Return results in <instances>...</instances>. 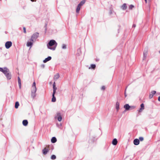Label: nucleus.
<instances>
[{
	"mask_svg": "<svg viewBox=\"0 0 160 160\" xmlns=\"http://www.w3.org/2000/svg\"><path fill=\"white\" fill-rule=\"evenodd\" d=\"M57 44V42L55 40H51L47 44V46L48 48L52 50H55Z\"/></svg>",
	"mask_w": 160,
	"mask_h": 160,
	"instance_id": "1",
	"label": "nucleus"
},
{
	"mask_svg": "<svg viewBox=\"0 0 160 160\" xmlns=\"http://www.w3.org/2000/svg\"><path fill=\"white\" fill-rule=\"evenodd\" d=\"M39 37V33L36 32L32 34L30 40L32 42H34L36 41V39Z\"/></svg>",
	"mask_w": 160,
	"mask_h": 160,
	"instance_id": "2",
	"label": "nucleus"
},
{
	"mask_svg": "<svg viewBox=\"0 0 160 160\" xmlns=\"http://www.w3.org/2000/svg\"><path fill=\"white\" fill-rule=\"evenodd\" d=\"M7 70L4 74L5 75L7 79L9 80L11 79L12 75L11 73L9 72V70L8 69Z\"/></svg>",
	"mask_w": 160,
	"mask_h": 160,
	"instance_id": "3",
	"label": "nucleus"
},
{
	"mask_svg": "<svg viewBox=\"0 0 160 160\" xmlns=\"http://www.w3.org/2000/svg\"><path fill=\"white\" fill-rule=\"evenodd\" d=\"M55 118L56 119H57L58 121L60 122L62 119V118L60 113L59 112H57L55 117Z\"/></svg>",
	"mask_w": 160,
	"mask_h": 160,
	"instance_id": "4",
	"label": "nucleus"
},
{
	"mask_svg": "<svg viewBox=\"0 0 160 160\" xmlns=\"http://www.w3.org/2000/svg\"><path fill=\"white\" fill-rule=\"evenodd\" d=\"M148 52V48H145L143 53V60H145L146 58L147 54Z\"/></svg>",
	"mask_w": 160,
	"mask_h": 160,
	"instance_id": "5",
	"label": "nucleus"
},
{
	"mask_svg": "<svg viewBox=\"0 0 160 160\" xmlns=\"http://www.w3.org/2000/svg\"><path fill=\"white\" fill-rule=\"evenodd\" d=\"M37 91L36 89H32L31 93V96L32 98L33 99L36 96V92Z\"/></svg>",
	"mask_w": 160,
	"mask_h": 160,
	"instance_id": "6",
	"label": "nucleus"
},
{
	"mask_svg": "<svg viewBox=\"0 0 160 160\" xmlns=\"http://www.w3.org/2000/svg\"><path fill=\"white\" fill-rule=\"evenodd\" d=\"M12 42L11 41H7L5 44V46L7 49L9 48L12 45Z\"/></svg>",
	"mask_w": 160,
	"mask_h": 160,
	"instance_id": "7",
	"label": "nucleus"
},
{
	"mask_svg": "<svg viewBox=\"0 0 160 160\" xmlns=\"http://www.w3.org/2000/svg\"><path fill=\"white\" fill-rule=\"evenodd\" d=\"M124 108H125L126 111L130 110V106L128 104H126L124 106Z\"/></svg>",
	"mask_w": 160,
	"mask_h": 160,
	"instance_id": "8",
	"label": "nucleus"
},
{
	"mask_svg": "<svg viewBox=\"0 0 160 160\" xmlns=\"http://www.w3.org/2000/svg\"><path fill=\"white\" fill-rule=\"evenodd\" d=\"M53 92L52 93L55 94L56 92V90L57 89V88L56 87V84L55 82H54L53 84Z\"/></svg>",
	"mask_w": 160,
	"mask_h": 160,
	"instance_id": "9",
	"label": "nucleus"
},
{
	"mask_svg": "<svg viewBox=\"0 0 160 160\" xmlns=\"http://www.w3.org/2000/svg\"><path fill=\"white\" fill-rule=\"evenodd\" d=\"M33 42L31 41H28L27 43V47H30V48H31L33 45Z\"/></svg>",
	"mask_w": 160,
	"mask_h": 160,
	"instance_id": "10",
	"label": "nucleus"
},
{
	"mask_svg": "<svg viewBox=\"0 0 160 160\" xmlns=\"http://www.w3.org/2000/svg\"><path fill=\"white\" fill-rule=\"evenodd\" d=\"M139 140L137 138L135 139L133 141V143L136 145H138L139 143Z\"/></svg>",
	"mask_w": 160,
	"mask_h": 160,
	"instance_id": "11",
	"label": "nucleus"
},
{
	"mask_svg": "<svg viewBox=\"0 0 160 160\" xmlns=\"http://www.w3.org/2000/svg\"><path fill=\"white\" fill-rule=\"evenodd\" d=\"M51 59L52 57L51 56H48L43 60V62L44 63H46L47 62L50 60Z\"/></svg>",
	"mask_w": 160,
	"mask_h": 160,
	"instance_id": "12",
	"label": "nucleus"
},
{
	"mask_svg": "<svg viewBox=\"0 0 160 160\" xmlns=\"http://www.w3.org/2000/svg\"><path fill=\"white\" fill-rule=\"evenodd\" d=\"M140 108L138 110L139 112H141L144 110V105L143 103H142L140 105Z\"/></svg>",
	"mask_w": 160,
	"mask_h": 160,
	"instance_id": "13",
	"label": "nucleus"
},
{
	"mask_svg": "<svg viewBox=\"0 0 160 160\" xmlns=\"http://www.w3.org/2000/svg\"><path fill=\"white\" fill-rule=\"evenodd\" d=\"M7 69H8V68L6 67H4V68L0 67V71L2 72L3 73H4L7 70Z\"/></svg>",
	"mask_w": 160,
	"mask_h": 160,
	"instance_id": "14",
	"label": "nucleus"
},
{
	"mask_svg": "<svg viewBox=\"0 0 160 160\" xmlns=\"http://www.w3.org/2000/svg\"><path fill=\"white\" fill-rule=\"evenodd\" d=\"M60 76L59 73H57L56 75H55L53 78L54 80L55 81H56L59 77Z\"/></svg>",
	"mask_w": 160,
	"mask_h": 160,
	"instance_id": "15",
	"label": "nucleus"
},
{
	"mask_svg": "<svg viewBox=\"0 0 160 160\" xmlns=\"http://www.w3.org/2000/svg\"><path fill=\"white\" fill-rule=\"evenodd\" d=\"M118 143L117 139L116 138L114 139L112 141V144L114 145H116Z\"/></svg>",
	"mask_w": 160,
	"mask_h": 160,
	"instance_id": "16",
	"label": "nucleus"
},
{
	"mask_svg": "<svg viewBox=\"0 0 160 160\" xmlns=\"http://www.w3.org/2000/svg\"><path fill=\"white\" fill-rule=\"evenodd\" d=\"M49 150L48 149L45 148L42 150L43 153L44 155H46L48 152Z\"/></svg>",
	"mask_w": 160,
	"mask_h": 160,
	"instance_id": "17",
	"label": "nucleus"
},
{
	"mask_svg": "<svg viewBox=\"0 0 160 160\" xmlns=\"http://www.w3.org/2000/svg\"><path fill=\"white\" fill-rule=\"evenodd\" d=\"M116 108L117 111L118 112L119 108V103L118 102H117L116 103Z\"/></svg>",
	"mask_w": 160,
	"mask_h": 160,
	"instance_id": "18",
	"label": "nucleus"
},
{
	"mask_svg": "<svg viewBox=\"0 0 160 160\" xmlns=\"http://www.w3.org/2000/svg\"><path fill=\"white\" fill-rule=\"evenodd\" d=\"M121 8L123 10H126L127 8V6L126 4V3H124L121 7Z\"/></svg>",
	"mask_w": 160,
	"mask_h": 160,
	"instance_id": "19",
	"label": "nucleus"
},
{
	"mask_svg": "<svg viewBox=\"0 0 160 160\" xmlns=\"http://www.w3.org/2000/svg\"><path fill=\"white\" fill-rule=\"evenodd\" d=\"M28 123V121L27 120H24L22 121V124L24 126H27Z\"/></svg>",
	"mask_w": 160,
	"mask_h": 160,
	"instance_id": "20",
	"label": "nucleus"
},
{
	"mask_svg": "<svg viewBox=\"0 0 160 160\" xmlns=\"http://www.w3.org/2000/svg\"><path fill=\"white\" fill-rule=\"evenodd\" d=\"M51 142L52 143H54L57 142V139L55 137H53L51 139Z\"/></svg>",
	"mask_w": 160,
	"mask_h": 160,
	"instance_id": "21",
	"label": "nucleus"
},
{
	"mask_svg": "<svg viewBox=\"0 0 160 160\" xmlns=\"http://www.w3.org/2000/svg\"><path fill=\"white\" fill-rule=\"evenodd\" d=\"M55 94L54 93H52V101L53 102H54L56 101V98L55 96Z\"/></svg>",
	"mask_w": 160,
	"mask_h": 160,
	"instance_id": "22",
	"label": "nucleus"
},
{
	"mask_svg": "<svg viewBox=\"0 0 160 160\" xmlns=\"http://www.w3.org/2000/svg\"><path fill=\"white\" fill-rule=\"evenodd\" d=\"M85 2V0H83L81 1L78 4V5L80 6L81 7L83 5Z\"/></svg>",
	"mask_w": 160,
	"mask_h": 160,
	"instance_id": "23",
	"label": "nucleus"
},
{
	"mask_svg": "<svg viewBox=\"0 0 160 160\" xmlns=\"http://www.w3.org/2000/svg\"><path fill=\"white\" fill-rule=\"evenodd\" d=\"M81 54V51L80 48L78 49L77 50V56H80Z\"/></svg>",
	"mask_w": 160,
	"mask_h": 160,
	"instance_id": "24",
	"label": "nucleus"
},
{
	"mask_svg": "<svg viewBox=\"0 0 160 160\" xmlns=\"http://www.w3.org/2000/svg\"><path fill=\"white\" fill-rule=\"evenodd\" d=\"M32 89H36L37 90L36 87V83L35 82H34L32 84Z\"/></svg>",
	"mask_w": 160,
	"mask_h": 160,
	"instance_id": "25",
	"label": "nucleus"
},
{
	"mask_svg": "<svg viewBox=\"0 0 160 160\" xmlns=\"http://www.w3.org/2000/svg\"><path fill=\"white\" fill-rule=\"evenodd\" d=\"M81 7L80 6L78 5V6H77V7L76 10V12L77 13H79V11Z\"/></svg>",
	"mask_w": 160,
	"mask_h": 160,
	"instance_id": "26",
	"label": "nucleus"
},
{
	"mask_svg": "<svg viewBox=\"0 0 160 160\" xmlns=\"http://www.w3.org/2000/svg\"><path fill=\"white\" fill-rule=\"evenodd\" d=\"M19 105V102H16L15 103V107L16 108H18V106Z\"/></svg>",
	"mask_w": 160,
	"mask_h": 160,
	"instance_id": "27",
	"label": "nucleus"
},
{
	"mask_svg": "<svg viewBox=\"0 0 160 160\" xmlns=\"http://www.w3.org/2000/svg\"><path fill=\"white\" fill-rule=\"evenodd\" d=\"M96 65L95 64H91L90 67L89 68V69L90 68L93 69H94L96 68Z\"/></svg>",
	"mask_w": 160,
	"mask_h": 160,
	"instance_id": "28",
	"label": "nucleus"
},
{
	"mask_svg": "<svg viewBox=\"0 0 160 160\" xmlns=\"http://www.w3.org/2000/svg\"><path fill=\"white\" fill-rule=\"evenodd\" d=\"M51 158L52 160H54L56 158V156L54 155H52L51 156Z\"/></svg>",
	"mask_w": 160,
	"mask_h": 160,
	"instance_id": "29",
	"label": "nucleus"
},
{
	"mask_svg": "<svg viewBox=\"0 0 160 160\" xmlns=\"http://www.w3.org/2000/svg\"><path fill=\"white\" fill-rule=\"evenodd\" d=\"M66 48L67 47L66 45L64 44H62V49H66Z\"/></svg>",
	"mask_w": 160,
	"mask_h": 160,
	"instance_id": "30",
	"label": "nucleus"
},
{
	"mask_svg": "<svg viewBox=\"0 0 160 160\" xmlns=\"http://www.w3.org/2000/svg\"><path fill=\"white\" fill-rule=\"evenodd\" d=\"M156 93V91H152L150 92V94L152 95V96L153 95Z\"/></svg>",
	"mask_w": 160,
	"mask_h": 160,
	"instance_id": "31",
	"label": "nucleus"
},
{
	"mask_svg": "<svg viewBox=\"0 0 160 160\" xmlns=\"http://www.w3.org/2000/svg\"><path fill=\"white\" fill-rule=\"evenodd\" d=\"M134 7V6L132 5H130L129 6V9H132Z\"/></svg>",
	"mask_w": 160,
	"mask_h": 160,
	"instance_id": "32",
	"label": "nucleus"
},
{
	"mask_svg": "<svg viewBox=\"0 0 160 160\" xmlns=\"http://www.w3.org/2000/svg\"><path fill=\"white\" fill-rule=\"evenodd\" d=\"M130 110L134 109L136 108V107L134 106H130Z\"/></svg>",
	"mask_w": 160,
	"mask_h": 160,
	"instance_id": "33",
	"label": "nucleus"
},
{
	"mask_svg": "<svg viewBox=\"0 0 160 160\" xmlns=\"http://www.w3.org/2000/svg\"><path fill=\"white\" fill-rule=\"evenodd\" d=\"M18 83H21L20 79L19 77H18Z\"/></svg>",
	"mask_w": 160,
	"mask_h": 160,
	"instance_id": "34",
	"label": "nucleus"
},
{
	"mask_svg": "<svg viewBox=\"0 0 160 160\" xmlns=\"http://www.w3.org/2000/svg\"><path fill=\"white\" fill-rule=\"evenodd\" d=\"M105 89V87L104 86H103L101 88V90H104Z\"/></svg>",
	"mask_w": 160,
	"mask_h": 160,
	"instance_id": "35",
	"label": "nucleus"
},
{
	"mask_svg": "<svg viewBox=\"0 0 160 160\" xmlns=\"http://www.w3.org/2000/svg\"><path fill=\"white\" fill-rule=\"evenodd\" d=\"M139 140V141H142L143 140V138L142 137H140Z\"/></svg>",
	"mask_w": 160,
	"mask_h": 160,
	"instance_id": "36",
	"label": "nucleus"
},
{
	"mask_svg": "<svg viewBox=\"0 0 160 160\" xmlns=\"http://www.w3.org/2000/svg\"><path fill=\"white\" fill-rule=\"evenodd\" d=\"M23 32L24 33H26V28L25 27H23Z\"/></svg>",
	"mask_w": 160,
	"mask_h": 160,
	"instance_id": "37",
	"label": "nucleus"
},
{
	"mask_svg": "<svg viewBox=\"0 0 160 160\" xmlns=\"http://www.w3.org/2000/svg\"><path fill=\"white\" fill-rule=\"evenodd\" d=\"M113 12V11L112 10H110L109 12V14L110 15H111Z\"/></svg>",
	"mask_w": 160,
	"mask_h": 160,
	"instance_id": "38",
	"label": "nucleus"
},
{
	"mask_svg": "<svg viewBox=\"0 0 160 160\" xmlns=\"http://www.w3.org/2000/svg\"><path fill=\"white\" fill-rule=\"evenodd\" d=\"M153 96L150 93L149 95V98H152L153 97Z\"/></svg>",
	"mask_w": 160,
	"mask_h": 160,
	"instance_id": "39",
	"label": "nucleus"
},
{
	"mask_svg": "<svg viewBox=\"0 0 160 160\" xmlns=\"http://www.w3.org/2000/svg\"><path fill=\"white\" fill-rule=\"evenodd\" d=\"M126 88L125 89V92H124L125 96V97H126L127 96V95L126 93Z\"/></svg>",
	"mask_w": 160,
	"mask_h": 160,
	"instance_id": "40",
	"label": "nucleus"
},
{
	"mask_svg": "<svg viewBox=\"0 0 160 160\" xmlns=\"http://www.w3.org/2000/svg\"><path fill=\"white\" fill-rule=\"evenodd\" d=\"M18 85L19 88L20 89L21 87V83H18Z\"/></svg>",
	"mask_w": 160,
	"mask_h": 160,
	"instance_id": "41",
	"label": "nucleus"
},
{
	"mask_svg": "<svg viewBox=\"0 0 160 160\" xmlns=\"http://www.w3.org/2000/svg\"><path fill=\"white\" fill-rule=\"evenodd\" d=\"M47 23H45V31H46L47 30Z\"/></svg>",
	"mask_w": 160,
	"mask_h": 160,
	"instance_id": "42",
	"label": "nucleus"
},
{
	"mask_svg": "<svg viewBox=\"0 0 160 160\" xmlns=\"http://www.w3.org/2000/svg\"><path fill=\"white\" fill-rule=\"evenodd\" d=\"M41 67L43 68H44L45 65L44 64H42L41 65Z\"/></svg>",
	"mask_w": 160,
	"mask_h": 160,
	"instance_id": "43",
	"label": "nucleus"
},
{
	"mask_svg": "<svg viewBox=\"0 0 160 160\" xmlns=\"http://www.w3.org/2000/svg\"><path fill=\"white\" fill-rule=\"evenodd\" d=\"M136 25H135V24H133L132 25V27L133 28H135V27H136Z\"/></svg>",
	"mask_w": 160,
	"mask_h": 160,
	"instance_id": "44",
	"label": "nucleus"
},
{
	"mask_svg": "<svg viewBox=\"0 0 160 160\" xmlns=\"http://www.w3.org/2000/svg\"><path fill=\"white\" fill-rule=\"evenodd\" d=\"M158 100L160 102V96L158 97Z\"/></svg>",
	"mask_w": 160,
	"mask_h": 160,
	"instance_id": "45",
	"label": "nucleus"
},
{
	"mask_svg": "<svg viewBox=\"0 0 160 160\" xmlns=\"http://www.w3.org/2000/svg\"><path fill=\"white\" fill-rule=\"evenodd\" d=\"M31 0L32 2H34V1L35 2L36 1V0Z\"/></svg>",
	"mask_w": 160,
	"mask_h": 160,
	"instance_id": "46",
	"label": "nucleus"
},
{
	"mask_svg": "<svg viewBox=\"0 0 160 160\" xmlns=\"http://www.w3.org/2000/svg\"><path fill=\"white\" fill-rule=\"evenodd\" d=\"M145 2H146V3H147V0H145Z\"/></svg>",
	"mask_w": 160,
	"mask_h": 160,
	"instance_id": "47",
	"label": "nucleus"
},
{
	"mask_svg": "<svg viewBox=\"0 0 160 160\" xmlns=\"http://www.w3.org/2000/svg\"><path fill=\"white\" fill-rule=\"evenodd\" d=\"M159 53H160V50L159 51Z\"/></svg>",
	"mask_w": 160,
	"mask_h": 160,
	"instance_id": "48",
	"label": "nucleus"
}]
</instances>
